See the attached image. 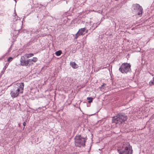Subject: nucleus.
I'll return each instance as SVG.
<instances>
[{"label":"nucleus","instance_id":"nucleus-1","mask_svg":"<svg viewBox=\"0 0 154 154\" xmlns=\"http://www.w3.org/2000/svg\"><path fill=\"white\" fill-rule=\"evenodd\" d=\"M24 87V84L23 82L17 83L11 90L10 92L11 96L13 98L17 97L20 93H23Z\"/></svg>","mask_w":154,"mask_h":154},{"label":"nucleus","instance_id":"nucleus-2","mask_svg":"<svg viewBox=\"0 0 154 154\" xmlns=\"http://www.w3.org/2000/svg\"><path fill=\"white\" fill-rule=\"evenodd\" d=\"M117 151L119 154H132L133 153L132 146L128 142L124 143L122 148Z\"/></svg>","mask_w":154,"mask_h":154},{"label":"nucleus","instance_id":"nucleus-3","mask_svg":"<svg viewBox=\"0 0 154 154\" xmlns=\"http://www.w3.org/2000/svg\"><path fill=\"white\" fill-rule=\"evenodd\" d=\"M127 119V116L125 114L121 113L117 115L112 117V123L120 125Z\"/></svg>","mask_w":154,"mask_h":154},{"label":"nucleus","instance_id":"nucleus-4","mask_svg":"<svg viewBox=\"0 0 154 154\" xmlns=\"http://www.w3.org/2000/svg\"><path fill=\"white\" fill-rule=\"evenodd\" d=\"M87 139L80 135H76L75 137V146L79 147L85 146V143Z\"/></svg>","mask_w":154,"mask_h":154},{"label":"nucleus","instance_id":"nucleus-5","mask_svg":"<svg viewBox=\"0 0 154 154\" xmlns=\"http://www.w3.org/2000/svg\"><path fill=\"white\" fill-rule=\"evenodd\" d=\"M131 66L130 63H122L119 69V70L122 73H127L131 70Z\"/></svg>","mask_w":154,"mask_h":154},{"label":"nucleus","instance_id":"nucleus-6","mask_svg":"<svg viewBox=\"0 0 154 154\" xmlns=\"http://www.w3.org/2000/svg\"><path fill=\"white\" fill-rule=\"evenodd\" d=\"M133 7L134 10H137L138 11V15H141L143 11V9L138 4H135L133 5Z\"/></svg>","mask_w":154,"mask_h":154},{"label":"nucleus","instance_id":"nucleus-7","mask_svg":"<svg viewBox=\"0 0 154 154\" xmlns=\"http://www.w3.org/2000/svg\"><path fill=\"white\" fill-rule=\"evenodd\" d=\"M20 64L23 66H27L29 63V60H26L24 57L22 56L20 60Z\"/></svg>","mask_w":154,"mask_h":154},{"label":"nucleus","instance_id":"nucleus-8","mask_svg":"<svg viewBox=\"0 0 154 154\" xmlns=\"http://www.w3.org/2000/svg\"><path fill=\"white\" fill-rule=\"evenodd\" d=\"M85 30V28L80 29L78 32L75 34V38L76 39L79 36L83 35Z\"/></svg>","mask_w":154,"mask_h":154},{"label":"nucleus","instance_id":"nucleus-9","mask_svg":"<svg viewBox=\"0 0 154 154\" xmlns=\"http://www.w3.org/2000/svg\"><path fill=\"white\" fill-rule=\"evenodd\" d=\"M34 56V54L33 53H30V54H24V55L23 56L24 57H26L27 58H29L31 57Z\"/></svg>","mask_w":154,"mask_h":154},{"label":"nucleus","instance_id":"nucleus-10","mask_svg":"<svg viewBox=\"0 0 154 154\" xmlns=\"http://www.w3.org/2000/svg\"><path fill=\"white\" fill-rule=\"evenodd\" d=\"M71 66L74 68H76L78 67V65L74 62H72L70 63Z\"/></svg>","mask_w":154,"mask_h":154},{"label":"nucleus","instance_id":"nucleus-11","mask_svg":"<svg viewBox=\"0 0 154 154\" xmlns=\"http://www.w3.org/2000/svg\"><path fill=\"white\" fill-rule=\"evenodd\" d=\"M29 62L31 61H33L34 62H36L38 60V59L36 57H33L32 59H29Z\"/></svg>","mask_w":154,"mask_h":154},{"label":"nucleus","instance_id":"nucleus-12","mask_svg":"<svg viewBox=\"0 0 154 154\" xmlns=\"http://www.w3.org/2000/svg\"><path fill=\"white\" fill-rule=\"evenodd\" d=\"M62 54V51L60 50L58 51H56L55 54L57 56H60L61 54Z\"/></svg>","mask_w":154,"mask_h":154},{"label":"nucleus","instance_id":"nucleus-13","mask_svg":"<svg viewBox=\"0 0 154 154\" xmlns=\"http://www.w3.org/2000/svg\"><path fill=\"white\" fill-rule=\"evenodd\" d=\"M149 85H150L151 86L154 85V77L153 78V80L149 82Z\"/></svg>","mask_w":154,"mask_h":154},{"label":"nucleus","instance_id":"nucleus-14","mask_svg":"<svg viewBox=\"0 0 154 154\" xmlns=\"http://www.w3.org/2000/svg\"><path fill=\"white\" fill-rule=\"evenodd\" d=\"M88 100H89L88 101V103H91L92 101L93 98L91 97H88L87 98Z\"/></svg>","mask_w":154,"mask_h":154},{"label":"nucleus","instance_id":"nucleus-15","mask_svg":"<svg viewBox=\"0 0 154 154\" xmlns=\"http://www.w3.org/2000/svg\"><path fill=\"white\" fill-rule=\"evenodd\" d=\"M12 59L13 58L12 57H10L8 58L7 61L8 62H10L12 60Z\"/></svg>","mask_w":154,"mask_h":154},{"label":"nucleus","instance_id":"nucleus-16","mask_svg":"<svg viewBox=\"0 0 154 154\" xmlns=\"http://www.w3.org/2000/svg\"><path fill=\"white\" fill-rule=\"evenodd\" d=\"M91 11H93V12H98V13H101V12H102V11H101V12H100V11L99 12V11H94V10H91Z\"/></svg>","mask_w":154,"mask_h":154},{"label":"nucleus","instance_id":"nucleus-17","mask_svg":"<svg viewBox=\"0 0 154 154\" xmlns=\"http://www.w3.org/2000/svg\"><path fill=\"white\" fill-rule=\"evenodd\" d=\"M104 85H106L105 84H103V85H102V86L100 87V88H102L104 86Z\"/></svg>","mask_w":154,"mask_h":154},{"label":"nucleus","instance_id":"nucleus-18","mask_svg":"<svg viewBox=\"0 0 154 154\" xmlns=\"http://www.w3.org/2000/svg\"><path fill=\"white\" fill-rule=\"evenodd\" d=\"M23 125L25 127L26 125V123L25 122H24L23 123Z\"/></svg>","mask_w":154,"mask_h":154},{"label":"nucleus","instance_id":"nucleus-19","mask_svg":"<svg viewBox=\"0 0 154 154\" xmlns=\"http://www.w3.org/2000/svg\"><path fill=\"white\" fill-rule=\"evenodd\" d=\"M91 11H88V13L89 14V13H90Z\"/></svg>","mask_w":154,"mask_h":154},{"label":"nucleus","instance_id":"nucleus-20","mask_svg":"<svg viewBox=\"0 0 154 154\" xmlns=\"http://www.w3.org/2000/svg\"><path fill=\"white\" fill-rule=\"evenodd\" d=\"M100 23H98V25H99V24H100Z\"/></svg>","mask_w":154,"mask_h":154},{"label":"nucleus","instance_id":"nucleus-21","mask_svg":"<svg viewBox=\"0 0 154 154\" xmlns=\"http://www.w3.org/2000/svg\"><path fill=\"white\" fill-rule=\"evenodd\" d=\"M4 68H5V69H6V67H5Z\"/></svg>","mask_w":154,"mask_h":154},{"label":"nucleus","instance_id":"nucleus-22","mask_svg":"<svg viewBox=\"0 0 154 154\" xmlns=\"http://www.w3.org/2000/svg\"><path fill=\"white\" fill-rule=\"evenodd\" d=\"M97 26H97V25L96 26L95 28L97 27Z\"/></svg>","mask_w":154,"mask_h":154},{"label":"nucleus","instance_id":"nucleus-23","mask_svg":"<svg viewBox=\"0 0 154 154\" xmlns=\"http://www.w3.org/2000/svg\"><path fill=\"white\" fill-rule=\"evenodd\" d=\"M14 0L16 2V0Z\"/></svg>","mask_w":154,"mask_h":154},{"label":"nucleus","instance_id":"nucleus-24","mask_svg":"<svg viewBox=\"0 0 154 154\" xmlns=\"http://www.w3.org/2000/svg\"><path fill=\"white\" fill-rule=\"evenodd\" d=\"M15 15H16V13H15Z\"/></svg>","mask_w":154,"mask_h":154}]
</instances>
